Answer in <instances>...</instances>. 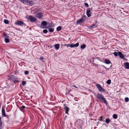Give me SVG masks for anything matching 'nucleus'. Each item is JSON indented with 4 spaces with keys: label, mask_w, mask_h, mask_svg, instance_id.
<instances>
[{
    "label": "nucleus",
    "mask_w": 129,
    "mask_h": 129,
    "mask_svg": "<svg viewBox=\"0 0 129 129\" xmlns=\"http://www.w3.org/2000/svg\"><path fill=\"white\" fill-rule=\"evenodd\" d=\"M8 80H9L11 82L15 84H18L20 82L19 78L13 75H9L8 76Z\"/></svg>",
    "instance_id": "nucleus-1"
},
{
    "label": "nucleus",
    "mask_w": 129,
    "mask_h": 129,
    "mask_svg": "<svg viewBox=\"0 0 129 129\" xmlns=\"http://www.w3.org/2000/svg\"><path fill=\"white\" fill-rule=\"evenodd\" d=\"M96 97L99 102L104 103L106 105H108V103L103 95L98 93L96 94Z\"/></svg>",
    "instance_id": "nucleus-2"
},
{
    "label": "nucleus",
    "mask_w": 129,
    "mask_h": 129,
    "mask_svg": "<svg viewBox=\"0 0 129 129\" xmlns=\"http://www.w3.org/2000/svg\"><path fill=\"white\" fill-rule=\"evenodd\" d=\"M96 86L98 88L99 91L100 92H105V90L104 89L100 84H96Z\"/></svg>",
    "instance_id": "nucleus-3"
},
{
    "label": "nucleus",
    "mask_w": 129,
    "mask_h": 129,
    "mask_svg": "<svg viewBox=\"0 0 129 129\" xmlns=\"http://www.w3.org/2000/svg\"><path fill=\"white\" fill-rule=\"evenodd\" d=\"M36 17L39 19H42L43 17V14L42 12H37L35 13Z\"/></svg>",
    "instance_id": "nucleus-4"
},
{
    "label": "nucleus",
    "mask_w": 129,
    "mask_h": 129,
    "mask_svg": "<svg viewBox=\"0 0 129 129\" xmlns=\"http://www.w3.org/2000/svg\"><path fill=\"white\" fill-rule=\"evenodd\" d=\"M28 19L30 21L31 23L35 22L37 20L35 17H33L31 15H30L29 16Z\"/></svg>",
    "instance_id": "nucleus-5"
},
{
    "label": "nucleus",
    "mask_w": 129,
    "mask_h": 129,
    "mask_svg": "<svg viewBox=\"0 0 129 129\" xmlns=\"http://www.w3.org/2000/svg\"><path fill=\"white\" fill-rule=\"evenodd\" d=\"M15 24L20 26L24 25V26L26 25L23 22L20 20L17 21V22L15 23Z\"/></svg>",
    "instance_id": "nucleus-6"
},
{
    "label": "nucleus",
    "mask_w": 129,
    "mask_h": 129,
    "mask_svg": "<svg viewBox=\"0 0 129 129\" xmlns=\"http://www.w3.org/2000/svg\"><path fill=\"white\" fill-rule=\"evenodd\" d=\"M2 115L3 117H5L7 116L5 112V110L3 107L2 109Z\"/></svg>",
    "instance_id": "nucleus-7"
},
{
    "label": "nucleus",
    "mask_w": 129,
    "mask_h": 129,
    "mask_svg": "<svg viewBox=\"0 0 129 129\" xmlns=\"http://www.w3.org/2000/svg\"><path fill=\"white\" fill-rule=\"evenodd\" d=\"M27 1V4L29 6H31L34 4V2L33 0L28 1V0Z\"/></svg>",
    "instance_id": "nucleus-8"
},
{
    "label": "nucleus",
    "mask_w": 129,
    "mask_h": 129,
    "mask_svg": "<svg viewBox=\"0 0 129 129\" xmlns=\"http://www.w3.org/2000/svg\"><path fill=\"white\" fill-rule=\"evenodd\" d=\"M124 67L125 68L129 69V63L126 62L124 64Z\"/></svg>",
    "instance_id": "nucleus-9"
},
{
    "label": "nucleus",
    "mask_w": 129,
    "mask_h": 129,
    "mask_svg": "<svg viewBox=\"0 0 129 129\" xmlns=\"http://www.w3.org/2000/svg\"><path fill=\"white\" fill-rule=\"evenodd\" d=\"M79 45V43H77L75 44H71V45L70 46V47L71 48H74V47H78Z\"/></svg>",
    "instance_id": "nucleus-10"
},
{
    "label": "nucleus",
    "mask_w": 129,
    "mask_h": 129,
    "mask_svg": "<svg viewBox=\"0 0 129 129\" xmlns=\"http://www.w3.org/2000/svg\"><path fill=\"white\" fill-rule=\"evenodd\" d=\"M118 54L120 58H124L123 55L121 52L119 51L118 52Z\"/></svg>",
    "instance_id": "nucleus-11"
},
{
    "label": "nucleus",
    "mask_w": 129,
    "mask_h": 129,
    "mask_svg": "<svg viewBox=\"0 0 129 129\" xmlns=\"http://www.w3.org/2000/svg\"><path fill=\"white\" fill-rule=\"evenodd\" d=\"M90 10L88 9L86 11V15H87L88 17H89L91 16V14L90 13Z\"/></svg>",
    "instance_id": "nucleus-12"
},
{
    "label": "nucleus",
    "mask_w": 129,
    "mask_h": 129,
    "mask_svg": "<svg viewBox=\"0 0 129 129\" xmlns=\"http://www.w3.org/2000/svg\"><path fill=\"white\" fill-rule=\"evenodd\" d=\"M64 108L65 109V113L69 114L68 112L69 110V109L68 106H65L64 107Z\"/></svg>",
    "instance_id": "nucleus-13"
},
{
    "label": "nucleus",
    "mask_w": 129,
    "mask_h": 129,
    "mask_svg": "<svg viewBox=\"0 0 129 129\" xmlns=\"http://www.w3.org/2000/svg\"><path fill=\"white\" fill-rule=\"evenodd\" d=\"M104 62L107 64H109L111 63V61L108 59H106L105 60Z\"/></svg>",
    "instance_id": "nucleus-14"
},
{
    "label": "nucleus",
    "mask_w": 129,
    "mask_h": 129,
    "mask_svg": "<svg viewBox=\"0 0 129 129\" xmlns=\"http://www.w3.org/2000/svg\"><path fill=\"white\" fill-rule=\"evenodd\" d=\"M86 16L85 15L83 16L80 19L81 20L82 22H84L86 20Z\"/></svg>",
    "instance_id": "nucleus-15"
},
{
    "label": "nucleus",
    "mask_w": 129,
    "mask_h": 129,
    "mask_svg": "<svg viewBox=\"0 0 129 129\" xmlns=\"http://www.w3.org/2000/svg\"><path fill=\"white\" fill-rule=\"evenodd\" d=\"M59 44H56L54 45L55 49L56 50H58L59 48Z\"/></svg>",
    "instance_id": "nucleus-16"
},
{
    "label": "nucleus",
    "mask_w": 129,
    "mask_h": 129,
    "mask_svg": "<svg viewBox=\"0 0 129 129\" xmlns=\"http://www.w3.org/2000/svg\"><path fill=\"white\" fill-rule=\"evenodd\" d=\"M47 23L46 21H44L42 22L41 23V26H46L47 25Z\"/></svg>",
    "instance_id": "nucleus-17"
},
{
    "label": "nucleus",
    "mask_w": 129,
    "mask_h": 129,
    "mask_svg": "<svg viewBox=\"0 0 129 129\" xmlns=\"http://www.w3.org/2000/svg\"><path fill=\"white\" fill-rule=\"evenodd\" d=\"M3 35L4 36V38H5V39L6 38H9V36H8L7 35V34L5 32L3 33Z\"/></svg>",
    "instance_id": "nucleus-18"
},
{
    "label": "nucleus",
    "mask_w": 129,
    "mask_h": 129,
    "mask_svg": "<svg viewBox=\"0 0 129 129\" xmlns=\"http://www.w3.org/2000/svg\"><path fill=\"white\" fill-rule=\"evenodd\" d=\"M105 122L107 124H108L111 122V120L107 118L105 120Z\"/></svg>",
    "instance_id": "nucleus-19"
},
{
    "label": "nucleus",
    "mask_w": 129,
    "mask_h": 129,
    "mask_svg": "<svg viewBox=\"0 0 129 129\" xmlns=\"http://www.w3.org/2000/svg\"><path fill=\"white\" fill-rule=\"evenodd\" d=\"M28 0H20V1L22 3L24 4H27V2Z\"/></svg>",
    "instance_id": "nucleus-20"
},
{
    "label": "nucleus",
    "mask_w": 129,
    "mask_h": 129,
    "mask_svg": "<svg viewBox=\"0 0 129 129\" xmlns=\"http://www.w3.org/2000/svg\"><path fill=\"white\" fill-rule=\"evenodd\" d=\"M99 120L101 121H105L103 118L102 116H101L100 117H99V118L98 119Z\"/></svg>",
    "instance_id": "nucleus-21"
},
{
    "label": "nucleus",
    "mask_w": 129,
    "mask_h": 129,
    "mask_svg": "<svg viewBox=\"0 0 129 129\" xmlns=\"http://www.w3.org/2000/svg\"><path fill=\"white\" fill-rule=\"evenodd\" d=\"M96 59H98V60L101 62H104L99 57H97L95 58H93V59L95 60Z\"/></svg>",
    "instance_id": "nucleus-22"
},
{
    "label": "nucleus",
    "mask_w": 129,
    "mask_h": 129,
    "mask_svg": "<svg viewBox=\"0 0 129 129\" xmlns=\"http://www.w3.org/2000/svg\"><path fill=\"white\" fill-rule=\"evenodd\" d=\"M61 27L60 26H59L57 27L56 28V31H59L61 30Z\"/></svg>",
    "instance_id": "nucleus-23"
},
{
    "label": "nucleus",
    "mask_w": 129,
    "mask_h": 129,
    "mask_svg": "<svg viewBox=\"0 0 129 129\" xmlns=\"http://www.w3.org/2000/svg\"><path fill=\"white\" fill-rule=\"evenodd\" d=\"M1 117H0V129H1L2 128V124L3 123V122L1 120Z\"/></svg>",
    "instance_id": "nucleus-24"
},
{
    "label": "nucleus",
    "mask_w": 129,
    "mask_h": 129,
    "mask_svg": "<svg viewBox=\"0 0 129 129\" xmlns=\"http://www.w3.org/2000/svg\"><path fill=\"white\" fill-rule=\"evenodd\" d=\"M4 41L6 43H8L9 42L10 40L9 38H6L5 39Z\"/></svg>",
    "instance_id": "nucleus-25"
},
{
    "label": "nucleus",
    "mask_w": 129,
    "mask_h": 129,
    "mask_svg": "<svg viewBox=\"0 0 129 129\" xmlns=\"http://www.w3.org/2000/svg\"><path fill=\"white\" fill-rule=\"evenodd\" d=\"M19 108H20V110H23L25 109V107L24 106H22L21 107H20Z\"/></svg>",
    "instance_id": "nucleus-26"
},
{
    "label": "nucleus",
    "mask_w": 129,
    "mask_h": 129,
    "mask_svg": "<svg viewBox=\"0 0 129 129\" xmlns=\"http://www.w3.org/2000/svg\"><path fill=\"white\" fill-rule=\"evenodd\" d=\"M86 47V45L84 44L81 46L80 48L81 49H84Z\"/></svg>",
    "instance_id": "nucleus-27"
},
{
    "label": "nucleus",
    "mask_w": 129,
    "mask_h": 129,
    "mask_svg": "<svg viewBox=\"0 0 129 129\" xmlns=\"http://www.w3.org/2000/svg\"><path fill=\"white\" fill-rule=\"evenodd\" d=\"M113 118L115 119H116L117 118L118 116L116 114H114L113 115Z\"/></svg>",
    "instance_id": "nucleus-28"
},
{
    "label": "nucleus",
    "mask_w": 129,
    "mask_h": 129,
    "mask_svg": "<svg viewBox=\"0 0 129 129\" xmlns=\"http://www.w3.org/2000/svg\"><path fill=\"white\" fill-rule=\"evenodd\" d=\"M26 84V82L25 81H22L21 84L23 86H25Z\"/></svg>",
    "instance_id": "nucleus-29"
},
{
    "label": "nucleus",
    "mask_w": 129,
    "mask_h": 129,
    "mask_svg": "<svg viewBox=\"0 0 129 129\" xmlns=\"http://www.w3.org/2000/svg\"><path fill=\"white\" fill-rule=\"evenodd\" d=\"M82 22L81 21V20L80 19L77 20L76 21L77 24H79L80 23H82Z\"/></svg>",
    "instance_id": "nucleus-30"
},
{
    "label": "nucleus",
    "mask_w": 129,
    "mask_h": 129,
    "mask_svg": "<svg viewBox=\"0 0 129 129\" xmlns=\"http://www.w3.org/2000/svg\"><path fill=\"white\" fill-rule=\"evenodd\" d=\"M4 22L6 24H8L9 23V21L7 20L4 19Z\"/></svg>",
    "instance_id": "nucleus-31"
},
{
    "label": "nucleus",
    "mask_w": 129,
    "mask_h": 129,
    "mask_svg": "<svg viewBox=\"0 0 129 129\" xmlns=\"http://www.w3.org/2000/svg\"><path fill=\"white\" fill-rule=\"evenodd\" d=\"M54 30V29L53 28H51L49 29V31L51 33L53 32Z\"/></svg>",
    "instance_id": "nucleus-32"
},
{
    "label": "nucleus",
    "mask_w": 129,
    "mask_h": 129,
    "mask_svg": "<svg viewBox=\"0 0 129 129\" xmlns=\"http://www.w3.org/2000/svg\"><path fill=\"white\" fill-rule=\"evenodd\" d=\"M111 80L110 79H109L107 80L106 82V83L108 84H110L111 83Z\"/></svg>",
    "instance_id": "nucleus-33"
},
{
    "label": "nucleus",
    "mask_w": 129,
    "mask_h": 129,
    "mask_svg": "<svg viewBox=\"0 0 129 129\" xmlns=\"http://www.w3.org/2000/svg\"><path fill=\"white\" fill-rule=\"evenodd\" d=\"M7 116H5V117H6L8 119V120H10V116H11V115H7Z\"/></svg>",
    "instance_id": "nucleus-34"
},
{
    "label": "nucleus",
    "mask_w": 129,
    "mask_h": 129,
    "mask_svg": "<svg viewBox=\"0 0 129 129\" xmlns=\"http://www.w3.org/2000/svg\"><path fill=\"white\" fill-rule=\"evenodd\" d=\"M92 27L93 28H94V27H97V26L96 25V24H93L92 25H91Z\"/></svg>",
    "instance_id": "nucleus-35"
},
{
    "label": "nucleus",
    "mask_w": 129,
    "mask_h": 129,
    "mask_svg": "<svg viewBox=\"0 0 129 129\" xmlns=\"http://www.w3.org/2000/svg\"><path fill=\"white\" fill-rule=\"evenodd\" d=\"M125 101L126 102H127L129 101V99L128 97L125 98Z\"/></svg>",
    "instance_id": "nucleus-36"
},
{
    "label": "nucleus",
    "mask_w": 129,
    "mask_h": 129,
    "mask_svg": "<svg viewBox=\"0 0 129 129\" xmlns=\"http://www.w3.org/2000/svg\"><path fill=\"white\" fill-rule=\"evenodd\" d=\"M48 32V30L46 29H45L43 30V32L44 33L46 34Z\"/></svg>",
    "instance_id": "nucleus-37"
},
{
    "label": "nucleus",
    "mask_w": 129,
    "mask_h": 129,
    "mask_svg": "<svg viewBox=\"0 0 129 129\" xmlns=\"http://www.w3.org/2000/svg\"><path fill=\"white\" fill-rule=\"evenodd\" d=\"M113 53L115 56H118V53H117V52H115Z\"/></svg>",
    "instance_id": "nucleus-38"
},
{
    "label": "nucleus",
    "mask_w": 129,
    "mask_h": 129,
    "mask_svg": "<svg viewBox=\"0 0 129 129\" xmlns=\"http://www.w3.org/2000/svg\"><path fill=\"white\" fill-rule=\"evenodd\" d=\"M29 73V72L28 71H25L24 72V74L25 75H26L28 74Z\"/></svg>",
    "instance_id": "nucleus-39"
},
{
    "label": "nucleus",
    "mask_w": 129,
    "mask_h": 129,
    "mask_svg": "<svg viewBox=\"0 0 129 129\" xmlns=\"http://www.w3.org/2000/svg\"><path fill=\"white\" fill-rule=\"evenodd\" d=\"M84 4L85 6H86L87 7H89V5L87 3H84Z\"/></svg>",
    "instance_id": "nucleus-40"
},
{
    "label": "nucleus",
    "mask_w": 129,
    "mask_h": 129,
    "mask_svg": "<svg viewBox=\"0 0 129 129\" xmlns=\"http://www.w3.org/2000/svg\"><path fill=\"white\" fill-rule=\"evenodd\" d=\"M88 27L89 29H92L93 28L92 27L91 25L88 26Z\"/></svg>",
    "instance_id": "nucleus-41"
},
{
    "label": "nucleus",
    "mask_w": 129,
    "mask_h": 129,
    "mask_svg": "<svg viewBox=\"0 0 129 129\" xmlns=\"http://www.w3.org/2000/svg\"><path fill=\"white\" fill-rule=\"evenodd\" d=\"M94 22L95 23L94 24H96V25L97 26L98 24V23L97 22V21L96 20H95L94 21Z\"/></svg>",
    "instance_id": "nucleus-42"
},
{
    "label": "nucleus",
    "mask_w": 129,
    "mask_h": 129,
    "mask_svg": "<svg viewBox=\"0 0 129 129\" xmlns=\"http://www.w3.org/2000/svg\"><path fill=\"white\" fill-rule=\"evenodd\" d=\"M43 59V58L42 57H41L40 58V60H42Z\"/></svg>",
    "instance_id": "nucleus-43"
},
{
    "label": "nucleus",
    "mask_w": 129,
    "mask_h": 129,
    "mask_svg": "<svg viewBox=\"0 0 129 129\" xmlns=\"http://www.w3.org/2000/svg\"><path fill=\"white\" fill-rule=\"evenodd\" d=\"M95 66L98 67V64H95L94 63H92Z\"/></svg>",
    "instance_id": "nucleus-44"
},
{
    "label": "nucleus",
    "mask_w": 129,
    "mask_h": 129,
    "mask_svg": "<svg viewBox=\"0 0 129 129\" xmlns=\"http://www.w3.org/2000/svg\"><path fill=\"white\" fill-rule=\"evenodd\" d=\"M82 126H79V125H78V128H82L81 127Z\"/></svg>",
    "instance_id": "nucleus-45"
},
{
    "label": "nucleus",
    "mask_w": 129,
    "mask_h": 129,
    "mask_svg": "<svg viewBox=\"0 0 129 129\" xmlns=\"http://www.w3.org/2000/svg\"><path fill=\"white\" fill-rule=\"evenodd\" d=\"M71 45V44H68L67 45H66L67 46V47L68 48L69 47H70V45Z\"/></svg>",
    "instance_id": "nucleus-46"
},
{
    "label": "nucleus",
    "mask_w": 129,
    "mask_h": 129,
    "mask_svg": "<svg viewBox=\"0 0 129 129\" xmlns=\"http://www.w3.org/2000/svg\"><path fill=\"white\" fill-rule=\"evenodd\" d=\"M102 66H103L104 68H105L106 69H109V68H108V69L107 68L105 67V66H104L103 65H102Z\"/></svg>",
    "instance_id": "nucleus-47"
},
{
    "label": "nucleus",
    "mask_w": 129,
    "mask_h": 129,
    "mask_svg": "<svg viewBox=\"0 0 129 129\" xmlns=\"http://www.w3.org/2000/svg\"><path fill=\"white\" fill-rule=\"evenodd\" d=\"M70 90H68L67 92V93H69L70 92Z\"/></svg>",
    "instance_id": "nucleus-48"
},
{
    "label": "nucleus",
    "mask_w": 129,
    "mask_h": 129,
    "mask_svg": "<svg viewBox=\"0 0 129 129\" xmlns=\"http://www.w3.org/2000/svg\"><path fill=\"white\" fill-rule=\"evenodd\" d=\"M42 28H47V27H42Z\"/></svg>",
    "instance_id": "nucleus-49"
},
{
    "label": "nucleus",
    "mask_w": 129,
    "mask_h": 129,
    "mask_svg": "<svg viewBox=\"0 0 129 129\" xmlns=\"http://www.w3.org/2000/svg\"><path fill=\"white\" fill-rule=\"evenodd\" d=\"M94 60H92V62H93L92 63H94Z\"/></svg>",
    "instance_id": "nucleus-50"
},
{
    "label": "nucleus",
    "mask_w": 129,
    "mask_h": 129,
    "mask_svg": "<svg viewBox=\"0 0 129 129\" xmlns=\"http://www.w3.org/2000/svg\"><path fill=\"white\" fill-rule=\"evenodd\" d=\"M74 86V87H75L76 88H77V87H76V86Z\"/></svg>",
    "instance_id": "nucleus-51"
},
{
    "label": "nucleus",
    "mask_w": 129,
    "mask_h": 129,
    "mask_svg": "<svg viewBox=\"0 0 129 129\" xmlns=\"http://www.w3.org/2000/svg\"><path fill=\"white\" fill-rule=\"evenodd\" d=\"M97 123H100V122H99H99H97Z\"/></svg>",
    "instance_id": "nucleus-52"
},
{
    "label": "nucleus",
    "mask_w": 129,
    "mask_h": 129,
    "mask_svg": "<svg viewBox=\"0 0 129 129\" xmlns=\"http://www.w3.org/2000/svg\"><path fill=\"white\" fill-rule=\"evenodd\" d=\"M52 27V25H51L49 27Z\"/></svg>",
    "instance_id": "nucleus-53"
},
{
    "label": "nucleus",
    "mask_w": 129,
    "mask_h": 129,
    "mask_svg": "<svg viewBox=\"0 0 129 129\" xmlns=\"http://www.w3.org/2000/svg\"><path fill=\"white\" fill-rule=\"evenodd\" d=\"M96 120V119H95V120Z\"/></svg>",
    "instance_id": "nucleus-54"
},
{
    "label": "nucleus",
    "mask_w": 129,
    "mask_h": 129,
    "mask_svg": "<svg viewBox=\"0 0 129 129\" xmlns=\"http://www.w3.org/2000/svg\"><path fill=\"white\" fill-rule=\"evenodd\" d=\"M112 64H111V65L110 66V67H112Z\"/></svg>",
    "instance_id": "nucleus-55"
},
{
    "label": "nucleus",
    "mask_w": 129,
    "mask_h": 129,
    "mask_svg": "<svg viewBox=\"0 0 129 129\" xmlns=\"http://www.w3.org/2000/svg\"><path fill=\"white\" fill-rule=\"evenodd\" d=\"M52 47V46H51V47H50V48H51V47Z\"/></svg>",
    "instance_id": "nucleus-56"
}]
</instances>
